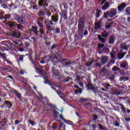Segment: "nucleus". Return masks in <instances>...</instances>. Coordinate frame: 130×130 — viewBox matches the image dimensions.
<instances>
[{"label":"nucleus","instance_id":"f257e3e1","mask_svg":"<svg viewBox=\"0 0 130 130\" xmlns=\"http://www.w3.org/2000/svg\"><path fill=\"white\" fill-rule=\"evenodd\" d=\"M88 34V30H85V20L83 17H81L78 21L77 35L75 36L79 39H83L84 36H87Z\"/></svg>","mask_w":130,"mask_h":130},{"label":"nucleus","instance_id":"f03ea898","mask_svg":"<svg viewBox=\"0 0 130 130\" xmlns=\"http://www.w3.org/2000/svg\"><path fill=\"white\" fill-rule=\"evenodd\" d=\"M118 105L120 106L121 109L120 114L123 117H124L125 121L126 122H130V116L127 117V115L130 113L129 109H128L122 104L118 103Z\"/></svg>","mask_w":130,"mask_h":130},{"label":"nucleus","instance_id":"7ed1b4c3","mask_svg":"<svg viewBox=\"0 0 130 130\" xmlns=\"http://www.w3.org/2000/svg\"><path fill=\"white\" fill-rule=\"evenodd\" d=\"M58 56H60V58H58L57 57V56H55L52 59L53 65L56 67L57 63H62V62H66V61L70 60V59H69L62 58V55H61V54L58 55Z\"/></svg>","mask_w":130,"mask_h":130},{"label":"nucleus","instance_id":"20e7f679","mask_svg":"<svg viewBox=\"0 0 130 130\" xmlns=\"http://www.w3.org/2000/svg\"><path fill=\"white\" fill-rule=\"evenodd\" d=\"M108 12L109 18H113V17H115V16H116L117 14V9L116 8H112Z\"/></svg>","mask_w":130,"mask_h":130},{"label":"nucleus","instance_id":"39448f33","mask_svg":"<svg viewBox=\"0 0 130 130\" xmlns=\"http://www.w3.org/2000/svg\"><path fill=\"white\" fill-rule=\"evenodd\" d=\"M11 93H12V94H15V96H16V97L18 98V99L19 100V101H20L21 102L23 101L22 100V94H21V93L19 92V91L16 89H12L11 90Z\"/></svg>","mask_w":130,"mask_h":130},{"label":"nucleus","instance_id":"423d86ee","mask_svg":"<svg viewBox=\"0 0 130 130\" xmlns=\"http://www.w3.org/2000/svg\"><path fill=\"white\" fill-rule=\"evenodd\" d=\"M51 71L53 77H55V78L59 77V75H60V72H59V70L56 69V68L52 67Z\"/></svg>","mask_w":130,"mask_h":130},{"label":"nucleus","instance_id":"0eeeda50","mask_svg":"<svg viewBox=\"0 0 130 130\" xmlns=\"http://www.w3.org/2000/svg\"><path fill=\"white\" fill-rule=\"evenodd\" d=\"M47 0H40L38 2L39 7L42 8H46L48 7V4L46 3Z\"/></svg>","mask_w":130,"mask_h":130},{"label":"nucleus","instance_id":"6e6552de","mask_svg":"<svg viewBox=\"0 0 130 130\" xmlns=\"http://www.w3.org/2000/svg\"><path fill=\"white\" fill-rule=\"evenodd\" d=\"M125 8H126V4H125L124 3H122L121 5L117 7L118 11V12H120V13H123Z\"/></svg>","mask_w":130,"mask_h":130},{"label":"nucleus","instance_id":"1a4fd4ad","mask_svg":"<svg viewBox=\"0 0 130 130\" xmlns=\"http://www.w3.org/2000/svg\"><path fill=\"white\" fill-rule=\"evenodd\" d=\"M5 106H6L7 108H9V109H12L13 108V104H12V102L10 101H6L4 105H2V107Z\"/></svg>","mask_w":130,"mask_h":130},{"label":"nucleus","instance_id":"9d476101","mask_svg":"<svg viewBox=\"0 0 130 130\" xmlns=\"http://www.w3.org/2000/svg\"><path fill=\"white\" fill-rule=\"evenodd\" d=\"M58 19H59V17L57 14H55V15H52L51 17V19L53 22V23H55L54 25H56V24H57V22H58Z\"/></svg>","mask_w":130,"mask_h":130},{"label":"nucleus","instance_id":"9b49d317","mask_svg":"<svg viewBox=\"0 0 130 130\" xmlns=\"http://www.w3.org/2000/svg\"><path fill=\"white\" fill-rule=\"evenodd\" d=\"M61 18L63 17L64 20H68V11L66 10H62L61 13H60Z\"/></svg>","mask_w":130,"mask_h":130},{"label":"nucleus","instance_id":"f8f14e48","mask_svg":"<svg viewBox=\"0 0 130 130\" xmlns=\"http://www.w3.org/2000/svg\"><path fill=\"white\" fill-rule=\"evenodd\" d=\"M126 93V87H121L119 91L117 92L115 95L116 96H118V95H121V94H125Z\"/></svg>","mask_w":130,"mask_h":130},{"label":"nucleus","instance_id":"ddd939ff","mask_svg":"<svg viewBox=\"0 0 130 130\" xmlns=\"http://www.w3.org/2000/svg\"><path fill=\"white\" fill-rule=\"evenodd\" d=\"M103 85L105 87V88H102V90L104 91V92H107L109 90V89L111 88V85H110V84L108 83H104Z\"/></svg>","mask_w":130,"mask_h":130},{"label":"nucleus","instance_id":"4468645a","mask_svg":"<svg viewBox=\"0 0 130 130\" xmlns=\"http://www.w3.org/2000/svg\"><path fill=\"white\" fill-rule=\"evenodd\" d=\"M17 23H18V24H22V25H24L26 23V18L24 16L19 17L18 20H17Z\"/></svg>","mask_w":130,"mask_h":130},{"label":"nucleus","instance_id":"2eb2a0df","mask_svg":"<svg viewBox=\"0 0 130 130\" xmlns=\"http://www.w3.org/2000/svg\"><path fill=\"white\" fill-rule=\"evenodd\" d=\"M8 25L10 28H12L13 29H14V28H16V25H17V22L16 21H8L7 22Z\"/></svg>","mask_w":130,"mask_h":130},{"label":"nucleus","instance_id":"dca6fc26","mask_svg":"<svg viewBox=\"0 0 130 130\" xmlns=\"http://www.w3.org/2000/svg\"><path fill=\"white\" fill-rule=\"evenodd\" d=\"M86 87L87 88V90H91V91H92L93 92H94V91H95V87H94V86L93 85V84H92V83L91 82H89L86 84Z\"/></svg>","mask_w":130,"mask_h":130},{"label":"nucleus","instance_id":"f3484780","mask_svg":"<svg viewBox=\"0 0 130 130\" xmlns=\"http://www.w3.org/2000/svg\"><path fill=\"white\" fill-rule=\"evenodd\" d=\"M101 29V23L95 22L94 23V30H100Z\"/></svg>","mask_w":130,"mask_h":130},{"label":"nucleus","instance_id":"a211bd4d","mask_svg":"<svg viewBox=\"0 0 130 130\" xmlns=\"http://www.w3.org/2000/svg\"><path fill=\"white\" fill-rule=\"evenodd\" d=\"M108 61V57L107 56H104L102 58L101 60V64H105L106 62Z\"/></svg>","mask_w":130,"mask_h":130},{"label":"nucleus","instance_id":"6ab92c4d","mask_svg":"<svg viewBox=\"0 0 130 130\" xmlns=\"http://www.w3.org/2000/svg\"><path fill=\"white\" fill-rule=\"evenodd\" d=\"M115 41V37L114 36H110L109 39V44H113Z\"/></svg>","mask_w":130,"mask_h":130},{"label":"nucleus","instance_id":"aec40b11","mask_svg":"<svg viewBox=\"0 0 130 130\" xmlns=\"http://www.w3.org/2000/svg\"><path fill=\"white\" fill-rule=\"evenodd\" d=\"M106 73H108V70L107 69H106V68L105 67V66H104L102 70H100V74L101 75H105V74H106Z\"/></svg>","mask_w":130,"mask_h":130},{"label":"nucleus","instance_id":"412c9836","mask_svg":"<svg viewBox=\"0 0 130 130\" xmlns=\"http://www.w3.org/2000/svg\"><path fill=\"white\" fill-rule=\"evenodd\" d=\"M109 7H110V5H109V2H106L105 3L104 5L102 7V10H103V11H106V9L109 8Z\"/></svg>","mask_w":130,"mask_h":130},{"label":"nucleus","instance_id":"4be33fe9","mask_svg":"<svg viewBox=\"0 0 130 130\" xmlns=\"http://www.w3.org/2000/svg\"><path fill=\"white\" fill-rule=\"evenodd\" d=\"M84 107H85V109H88L89 110L92 109V104L90 102H89L86 104H84Z\"/></svg>","mask_w":130,"mask_h":130},{"label":"nucleus","instance_id":"5701e85b","mask_svg":"<svg viewBox=\"0 0 130 130\" xmlns=\"http://www.w3.org/2000/svg\"><path fill=\"white\" fill-rule=\"evenodd\" d=\"M64 67L65 68H72L73 67V62H72V61L66 62L64 64Z\"/></svg>","mask_w":130,"mask_h":130},{"label":"nucleus","instance_id":"b1692460","mask_svg":"<svg viewBox=\"0 0 130 130\" xmlns=\"http://www.w3.org/2000/svg\"><path fill=\"white\" fill-rule=\"evenodd\" d=\"M91 117V121H92L93 122H94V121H96V120H98V119H99V117H98V115L95 114H92Z\"/></svg>","mask_w":130,"mask_h":130},{"label":"nucleus","instance_id":"393cba45","mask_svg":"<svg viewBox=\"0 0 130 130\" xmlns=\"http://www.w3.org/2000/svg\"><path fill=\"white\" fill-rule=\"evenodd\" d=\"M130 46V44H128V45H122L120 46V49H123V50H128V48Z\"/></svg>","mask_w":130,"mask_h":130},{"label":"nucleus","instance_id":"a878e982","mask_svg":"<svg viewBox=\"0 0 130 130\" xmlns=\"http://www.w3.org/2000/svg\"><path fill=\"white\" fill-rule=\"evenodd\" d=\"M46 105H47V106H48V107H50L51 109H52V110L53 109H56V107L54 105L52 104L51 103H50L49 102H47Z\"/></svg>","mask_w":130,"mask_h":130},{"label":"nucleus","instance_id":"bb28decb","mask_svg":"<svg viewBox=\"0 0 130 130\" xmlns=\"http://www.w3.org/2000/svg\"><path fill=\"white\" fill-rule=\"evenodd\" d=\"M31 28H32L31 30L32 32H34L36 35H38L39 31H38V28H37V27L32 26Z\"/></svg>","mask_w":130,"mask_h":130},{"label":"nucleus","instance_id":"cd10ccee","mask_svg":"<svg viewBox=\"0 0 130 130\" xmlns=\"http://www.w3.org/2000/svg\"><path fill=\"white\" fill-rule=\"evenodd\" d=\"M43 59L45 63H48V62H49V61H50L51 59V56H50V57L45 56L43 57Z\"/></svg>","mask_w":130,"mask_h":130},{"label":"nucleus","instance_id":"c85d7f7f","mask_svg":"<svg viewBox=\"0 0 130 130\" xmlns=\"http://www.w3.org/2000/svg\"><path fill=\"white\" fill-rule=\"evenodd\" d=\"M36 70L40 75H44V71L43 70L39 68H36Z\"/></svg>","mask_w":130,"mask_h":130},{"label":"nucleus","instance_id":"c756f323","mask_svg":"<svg viewBox=\"0 0 130 130\" xmlns=\"http://www.w3.org/2000/svg\"><path fill=\"white\" fill-rule=\"evenodd\" d=\"M98 38L99 40V41H101L102 43H105V39L102 37L101 35H98Z\"/></svg>","mask_w":130,"mask_h":130},{"label":"nucleus","instance_id":"7c9ffc66","mask_svg":"<svg viewBox=\"0 0 130 130\" xmlns=\"http://www.w3.org/2000/svg\"><path fill=\"white\" fill-rule=\"evenodd\" d=\"M100 14H102V11L99 10V9H96V12L95 14V18H100Z\"/></svg>","mask_w":130,"mask_h":130},{"label":"nucleus","instance_id":"2f4dec72","mask_svg":"<svg viewBox=\"0 0 130 130\" xmlns=\"http://www.w3.org/2000/svg\"><path fill=\"white\" fill-rule=\"evenodd\" d=\"M16 27L17 30H22V29H24L23 24L21 23H16Z\"/></svg>","mask_w":130,"mask_h":130},{"label":"nucleus","instance_id":"473e14b6","mask_svg":"<svg viewBox=\"0 0 130 130\" xmlns=\"http://www.w3.org/2000/svg\"><path fill=\"white\" fill-rule=\"evenodd\" d=\"M109 35V34H108V32H107V31H104L103 32V33L101 34L102 37H103V38H107V37H108Z\"/></svg>","mask_w":130,"mask_h":130},{"label":"nucleus","instance_id":"72a5a7b5","mask_svg":"<svg viewBox=\"0 0 130 130\" xmlns=\"http://www.w3.org/2000/svg\"><path fill=\"white\" fill-rule=\"evenodd\" d=\"M125 53H119L118 54V59H122L124 57V55H125Z\"/></svg>","mask_w":130,"mask_h":130},{"label":"nucleus","instance_id":"f704fd0d","mask_svg":"<svg viewBox=\"0 0 130 130\" xmlns=\"http://www.w3.org/2000/svg\"><path fill=\"white\" fill-rule=\"evenodd\" d=\"M58 46H59L58 44H54L51 46V50H53V49H58Z\"/></svg>","mask_w":130,"mask_h":130},{"label":"nucleus","instance_id":"c9c22d12","mask_svg":"<svg viewBox=\"0 0 130 130\" xmlns=\"http://www.w3.org/2000/svg\"><path fill=\"white\" fill-rule=\"evenodd\" d=\"M5 15V11L3 10H0V20H4V18L5 16L4 15Z\"/></svg>","mask_w":130,"mask_h":130},{"label":"nucleus","instance_id":"e433bc0d","mask_svg":"<svg viewBox=\"0 0 130 130\" xmlns=\"http://www.w3.org/2000/svg\"><path fill=\"white\" fill-rule=\"evenodd\" d=\"M39 17H43L45 15V11L44 10L40 11L38 13Z\"/></svg>","mask_w":130,"mask_h":130},{"label":"nucleus","instance_id":"4c0bfd02","mask_svg":"<svg viewBox=\"0 0 130 130\" xmlns=\"http://www.w3.org/2000/svg\"><path fill=\"white\" fill-rule=\"evenodd\" d=\"M75 93L78 95V94H82L83 92V89L82 88H79V89H76L75 91Z\"/></svg>","mask_w":130,"mask_h":130},{"label":"nucleus","instance_id":"58836bf2","mask_svg":"<svg viewBox=\"0 0 130 130\" xmlns=\"http://www.w3.org/2000/svg\"><path fill=\"white\" fill-rule=\"evenodd\" d=\"M79 101H80V103H81V104H83V103H84V102H87V101H89V99H84L83 98H81L79 99Z\"/></svg>","mask_w":130,"mask_h":130},{"label":"nucleus","instance_id":"ea45409f","mask_svg":"<svg viewBox=\"0 0 130 130\" xmlns=\"http://www.w3.org/2000/svg\"><path fill=\"white\" fill-rule=\"evenodd\" d=\"M13 19L15 20V21H17L18 22V20H19V18H20V16L17 14H15L13 15Z\"/></svg>","mask_w":130,"mask_h":130},{"label":"nucleus","instance_id":"a19ab883","mask_svg":"<svg viewBox=\"0 0 130 130\" xmlns=\"http://www.w3.org/2000/svg\"><path fill=\"white\" fill-rule=\"evenodd\" d=\"M52 111L54 112V115L55 118H57V115L59 114V113L57 112V111H55V109L52 110Z\"/></svg>","mask_w":130,"mask_h":130},{"label":"nucleus","instance_id":"79ce46f5","mask_svg":"<svg viewBox=\"0 0 130 130\" xmlns=\"http://www.w3.org/2000/svg\"><path fill=\"white\" fill-rule=\"evenodd\" d=\"M125 13L127 16H130V7H128L125 9Z\"/></svg>","mask_w":130,"mask_h":130},{"label":"nucleus","instance_id":"37998d69","mask_svg":"<svg viewBox=\"0 0 130 130\" xmlns=\"http://www.w3.org/2000/svg\"><path fill=\"white\" fill-rule=\"evenodd\" d=\"M46 27L47 30H48L50 32L53 31V28H52L51 26L49 25V24H47Z\"/></svg>","mask_w":130,"mask_h":130},{"label":"nucleus","instance_id":"c03bdc74","mask_svg":"<svg viewBox=\"0 0 130 130\" xmlns=\"http://www.w3.org/2000/svg\"><path fill=\"white\" fill-rule=\"evenodd\" d=\"M114 123L115 126H119V124H119V119H118L114 121Z\"/></svg>","mask_w":130,"mask_h":130},{"label":"nucleus","instance_id":"a18cd8bd","mask_svg":"<svg viewBox=\"0 0 130 130\" xmlns=\"http://www.w3.org/2000/svg\"><path fill=\"white\" fill-rule=\"evenodd\" d=\"M112 72H119L120 69L118 68L117 67H114L112 69Z\"/></svg>","mask_w":130,"mask_h":130},{"label":"nucleus","instance_id":"49530a36","mask_svg":"<svg viewBox=\"0 0 130 130\" xmlns=\"http://www.w3.org/2000/svg\"><path fill=\"white\" fill-rule=\"evenodd\" d=\"M3 20H11V15H5L4 17H3Z\"/></svg>","mask_w":130,"mask_h":130},{"label":"nucleus","instance_id":"de8ad7c7","mask_svg":"<svg viewBox=\"0 0 130 130\" xmlns=\"http://www.w3.org/2000/svg\"><path fill=\"white\" fill-rule=\"evenodd\" d=\"M6 123H7V121H2L0 122V125L2 127H6Z\"/></svg>","mask_w":130,"mask_h":130},{"label":"nucleus","instance_id":"09e8293b","mask_svg":"<svg viewBox=\"0 0 130 130\" xmlns=\"http://www.w3.org/2000/svg\"><path fill=\"white\" fill-rule=\"evenodd\" d=\"M112 24H113V22H110L108 25H106V29H110L112 26Z\"/></svg>","mask_w":130,"mask_h":130},{"label":"nucleus","instance_id":"8fccbe9b","mask_svg":"<svg viewBox=\"0 0 130 130\" xmlns=\"http://www.w3.org/2000/svg\"><path fill=\"white\" fill-rule=\"evenodd\" d=\"M99 128L101 130H105V128L104 127H103V125H102V124H101V123H98V124Z\"/></svg>","mask_w":130,"mask_h":130},{"label":"nucleus","instance_id":"3c124183","mask_svg":"<svg viewBox=\"0 0 130 130\" xmlns=\"http://www.w3.org/2000/svg\"><path fill=\"white\" fill-rule=\"evenodd\" d=\"M19 61H23L24 60V57L25 56V55H19Z\"/></svg>","mask_w":130,"mask_h":130},{"label":"nucleus","instance_id":"603ef678","mask_svg":"<svg viewBox=\"0 0 130 130\" xmlns=\"http://www.w3.org/2000/svg\"><path fill=\"white\" fill-rule=\"evenodd\" d=\"M120 67L121 69H125V68H126V63L123 62L121 63Z\"/></svg>","mask_w":130,"mask_h":130},{"label":"nucleus","instance_id":"864d4df0","mask_svg":"<svg viewBox=\"0 0 130 130\" xmlns=\"http://www.w3.org/2000/svg\"><path fill=\"white\" fill-rule=\"evenodd\" d=\"M108 16L109 17V12H108H108L105 13L104 14L103 17H104V19H108Z\"/></svg>","mask_w":130,"mask_h":130},{"label":"nucleus","instance_id":"5fc2aeb1","mask_svg":"<svg viewBox=\"0 0 130 130\" xmlns=\"http://www.w3.org/2000/svg\"><path fill=\"white\" fill-rule=\"evenodd\" d=\"M3 9H9V7H8V4H7V2H5L2 6H1Z\"/></svg>","mask_w":130,"mask_h":130},{"label":"nucleus","instance_id":"6e6d98bb","mask_svg":"<svg viewBox=\"0 0 130 130\" xmlns=\"http://www.w3.org/2000/svg\"><path fill=\"white\" fill-rule=\"evenodd\" d=\"M14 6H15V4L13 3H12L11 4H9L8 5V9L9 10H12V8H13V7H14Z\"/></svg>","mask_w":130,"mask_h":130},{"label":"nucleus","instance_id":"4d7b16f0","mask_svg":"<svg viewBox=\"0 0 130 130\" xmlns=\"http://www.w3.org/2000/svg\"><path fill=\"white\" fill-rule=\"evenodd\" d=\"M70 80H71V81H73V78L67 77V79H64V81L66 83H68L70 82Z\"/></svg>","mask_w":130,"mask_h":130},{"label":"nucleus","instance_id":"13d9d810","mask_svg":"<svg viewBox=\"0 0 130 130\" xmlns=\"http://www.w3.org/2000/svg\"><path fill=\"white\" fill-rule=\"evenodd\" d=\"M63 6L64 7V10H68L69 9V6H68V4H67V3H63Z\"/></svg>","mask_w":130,"mask_h":130},{"label":"nucleus","instance_id":"bf43d9fd","mask_svg":"<svg viewBox=\"0 0 130 130\" xmlns=\"http://www.w3.org/2000/svg\"><path fill=\"white\" fill-rule=\"evenodd\" d=\"M93 62H94V61L91 60V61L87 63L86 64V66H87V67H91V66H92V64H93Z\"/></svg>","mask_w":130,"mask_h":130},{"label":"nucleus","instance_id":"052dcab7","mask_svg":"<svg viewBox=\"0 0 130 130\" xmlns=\"http://www.w3.org/2000/svg\"><path fill=\"white\" fill-rule=\"evenodd\" d=\"M105 46L103 44H99L98 45V47H99V49H101V48H103Z\"/></svg>","mask_w":130,"mask_h":130},{"label":"nucleus","instance_id":"680f3d73","mask_svg":"<svg viewBox=\"0 0 130 130\" xmlns=\"http://www.w3.org/2000/svg\"><path fill=\"white\" fill-rule=\"evenodd\" d=\"M47 25H51L52 26V25H55V24H54V23H53V21L51 19V21H48V23H47Z\"/></svg>","mask_w":130,"mask_h":130},{"label":"nucleus","instance_id":"e2e57ef3","mask_svg":"<svg viewBox=\"0 0 130 130\" xmlns=\"http://www.w3.org/2000/svg\"><path fill=\"white\" fill-rule=\"evenodd\" d=\"M0 55L2 57V58H7V56H6V54H4L0 52Z\"/></svg>","mask_w":130,"mask_h":130},{"label":"nucleus","instance_id":"0e129e2a","mask_svg":"<svg viewBox=\"0 0 130 130\" xmlns=\"http://www.w3.org/2000/svg\"><path fill=\"white\" fill-rule=\"evenodd\" d=\"M38 26H39L40 28H41V29H42L43 28V25L42 24V23L39 21H38Z\"/></svg>","mask_w":130,"mask_h":130},{"label":"nucleus","instance_id":"69168bd1","mask_svg":"<svg viewBox=\"0 0 130 130\" xmlns=\"http://www.w3.org/2000/svg\"><path fill=\"white\" fill-rule=\"evenodd\" d=\"M55 32L56 34H59L60 33V29L58 27H56L55 29Z\"/></svg>","mask_w":130,"mask_h":130},{"label":"nucleus","instance_id":"338daca9","mask_svg":"<svg viewBox=\"0 0 130 130\" xmlns=\"http://www.w3.org/2000/svg\"><path fill=\"white\" fill-rule=\"evenodd\" d=\"M28 122H29L30 124L32 125V126L35 125V123H34V122H33V121H32V120H31V119H29Z\"/></svg>","mask_w":130,"mask_h":130},{"label":"nucleus","instance_id":"774afa93","mask_svg":"<svg viewBox=\"0 0 130 130\" xmlns=\"http://www.w3.org/2000/svg\"><path fill=\"white\" fill-rule=\"evenodd\" d=\"M92 127L93 128L92 130H96V128H97V125L95 124H92Z\"/></svg>","mask_w":130,"mask_h":130}]
</instances>
